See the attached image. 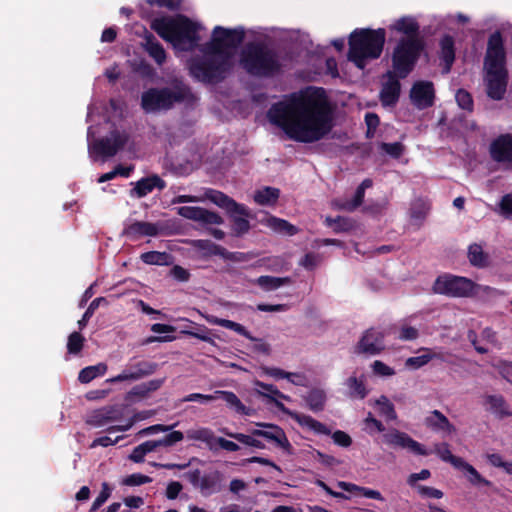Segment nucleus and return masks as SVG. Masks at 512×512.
Here are the masks:
<instances>
[{
	"label": "nucleus",
	"instance_id": "1",
	"mask_svg": "<svg viewBox=\"0 0 512 512\" xmlns=\"http://www.w3.org/2000/svg\"><path fill=\"white\" fill-rule=\"evenodd\" d=\"M332 105L326 90L308 86L285 100L273 103L267 111L270 123L284 131L289 139L313 143L332 129Z\"/></svg>",
	"mask_w": 512,
	"mask_h": 512
},
{
	"label": "nucleus",
	"instance_id": "2",
	"mask_svg": "<svg viewBox=\"0 0 512 512\" xmlns=\"http://www.w3.org/2000/svg\"><path fill=\"white\" fill-rule=\"evenodd\" d=\"M150 28L181 50H192L200 41V25L184 14L156 17L151 21Z\"/></svg>",
	"mask_w": 512,
	"mask_h": 512
},
{
	"label": "nucleus",
	"instance_id": "3",
	"mask_svg": "<svg viewBox=\"0 0 512 512\" xmlns=\"http://www.w3.org/2000/svg\"><path fill=\"white\" fill-rule=\"evenodd\" d=\"M239 65L250 76L269 79L283 71L278 52L261 42H249L240 52Z\"/></svg>",
	"mask_w": 512,
	"mask_h": 512
},
{
	"label": "nucleus",
	"instance_id": "4",
	"mask_svg": "<svg viewBox=\"0 0 512 512\" xmlns=\"http://www.w3.org/2000/svg\"><path fill=\"white\" fill-rule=\"evenodd\" d=\"M385 42L384 28H356L348 37L347 58L357 68L363 70L370 61L381 56Z\"/></svg>",
	"mask_w": 512,
	"mask_h": 512
},
{
	"label": "nucleus",
	"instance_id": "5",
	"mask_svg": "<svg viewBox=\"0 0 512 512\" xmlns=\"http://www.w3.org/2000/svg\"><path fill=\"white\" fill-rule=\"evenodd\" d=\"M202 51V56L190 60V75L206 84H218L224 81L233 70L234 60L229 59V56L210 52L206 48V44Z\"/></svg>",
	"mask_w": 512,
	"mask_h": 512
},
{
	"label": "nucleus",
	"instance_id": "6",
	"mask_svg": "<svg viewBox=\"0 0 512 512\" xmlns=\"http://www.w3.org/2000/svg\"><path fill=\"white\" fill-rule=\"evenodd\" d=\"M204 199L225 210L234 224H249L250 220L257 222V224H290L287 220L270 216L265 210H258L253 213L244 204L237 203L233 198L216 189H205Z\"/></svg>",
	"mask_w": 512,
	"mask_h": 512
},
{
	"label": "nucleus",
	"instance_id": "7",
	"mask_svg": "<svg viewBox=\"0 0 512 512\" xmlns=\"http://www.w3.org/2000/svg\"><path fill=\"white\" fill-rule=\"evenodd\" d=\"M197 97L191 88L179 81L173 86L162 88H149L141 96V107L146 113L167 111L173 108L175 103H194Z\"/></svg>",
	"mask_w": 512,
	"mask_h": 512
},
{
	"label": "nucleus",
	"instance_id": "8",
	"mask_svg": "<svg viewBox=\"0 0 512 512\" xmlns=\"http://www.w3.org/2000/svg\"><path fill=\"white\" fill-rule=\"evenodd\" d=\"M391 62L393 70L386 72L387 81L380 92V100L385 106H393L398 102L401 93L399 80L407 78L417 64L410 51L402 50V47L392 53Z\"/></svg>",
	"mask_w": 512,
	"mask_h": 512
},
{
	"label": "nucleus",
	"instance_id": "9",
	"mask_svg": "<svg viewBox=\"0 0 512 512\" xmlns=\"http://www.w3.org/2000/svg\"><path fill=\"white\" fill-rule=\"evenodd\" d=\"M255 386L260 388V389H263L266 392H268V393H264V392L258 391V393L261 396L268 398L270 402L274 403V405L280 411L290 415L291 418L293 420H295L300 426L307 427L308 429L312 430L316 434H323V435H330L331 434V430L325 424H323L320 421L314 419L312 416L306 415V414H302V413H297V412L289 411L282 402H280L279 400H277L275 398V397H278V398H281V399L288 400L289 397L284 395L273 384H267V383H264V382H261V381H256L255 382Z\"/></svg>",
	"mask_w": 512,
	"mask_h": 512
},
{
	"label": "nucleus",
	"instance_id": "10",
	"mask_svg": "<svg viewBox=\"0 0 512 512\" xmlns=\"http://www.w3.org/2000/svg\"><path fill=\"white\" fill-rule=\"evenodd\" d=\"M391 29L405 35L399 39L392 53L402 47V50L410 51L417 63L425 49L424 40L419 36L420 25L417 20L412 16H403L394 22Z\"/></svg>",
	"mask_w": 512,
	"mask_h": 512
},
{
	"label": "nucleus",
	"instance_id": "11",
	"mask_svg": "<svg viewBox=\"0 0 512 512\" xmlns=\"http://www.w3.org/2000/svg\"><path fill=\"white\" fill-rule=\"evenodd\" d=\"M244 38L245 30L242 27L231 29L215 26L211 39L205 44L210 52L229 56V59L234 60L235 50L242 44Z\"/></svg>",
	"mask_w": 512,
	"mask_h": 512
},
{
	"label": "nucleus",
	"instance_id": "12",
	"mask_svg": "<svg viewBox=\"0 0 512 512\" xmlns=\"http://www.w3.org/2000/svg\"><path fill=\"white\" fill-rule=\"evenodd\" d=\"M475 288L476 284L471 279L449 273L439 275L432 286L434 293L454 298L470 297Z\"/></svg>",
	"mask_w": 512,
	"mask_h": 512
},
{
	"label": "nucleus",
	"instance_id": "13",
	"mask_svg": "<svg viewBox=\"0 0 512 512\" xmlns=\"http://www.w3.org/2000/svg\"><path fill=\"white\" fill-rule=\"evenodd\" d=\"M130 135L125 131L114 129L110 137H102L93 142L90 151L97 156L110 158L115 156L128 143Z\"/></svg>",
	"mask_w": 512,
	"mask_h": 512
},
{
	"label": "nucleus",
	"instance_id": "14",
	"mask_svg": "<svg viewBox=\"0 0 512 512\" xmlns=\"http://www.w3.org/2000/svg\"><path fill=\"white\" fill-rule=\"evenodd\" d=\"M484 69H507L504 41L499 31L492 33L488 38Z\"/></svg>",
	"mask_w": 512,
	"mask_h": 512
},
{
	"label": "nucleus",
	"instance_id": "15",
	"mask_svg": "<svg viewBox=\"0 0 512 512\" xmlns=\"http://www.w3.org/2000/svg\"><path fill=\"white\" fill-rule=\"evenodd\" d=\"M158 367V363L153 361H135L134 359H131L126 368L120 374L111 379H108L107 382L115 383L124 381H137L154 374Z\"/></svg>",
	"mask_w": 512,
	"mask_h": 512
},
{
	"label": "nucleus",
	"instance_id": "16",
	"mask_svg": "<svg viewBox=\"0 0 512 512\" xmlns=\"http://www.w3.org/2000/svg\"><path fill=\"white\" fill-rule=\"evenodd\" d=\"M484 82L487 96L495 101L504 98L508 85V69H484Z\"/></svg>",
	"mask_w": 512,
	"mask_h": 512
},
{
	"label": "nucleus",
	"instance_id": "17",
	"mask_svg": "<svg viewBox=\"0 0 512 512\" xmlns=\"http://www.w3.org/2000/svg\"><path fill=\"white\" fill-rule=\"evenodd\" d=\"M257 426L262 429H253L252 434L260 438H264L268 442H272L276 447L281 448L288 455L294 453L293 446L289 442L285 431L276 424L260 422Z\"/></svg>",
	"mask_w": 512,
	"mask_h": 512
},
{
	"label": "nucleus",
	"instance_id": "18",
	"mask_svg": "<svg viewBox=\"0 0 512 512\" xmlns=\"http://www.w3.org/2000/svg\"><path fill=\"white\" fill-rule=\"evenodd\" d=\"M384 338L385 335L382 331L369 328L357 342L354 352L359 355H378L385 349Z\"/></svg>",
	"mask_w": 512,
	"mask_h": 512
},
{
	"label": "nucleus",
	"instance_id": "19",
	"mask_svg": "<svg viewBox=\"0 0 512 512\" xmlns=\"http://www.w3.org/2000/svg\"><path fill=\"white\" fill-rule=\"evenodd\" d=\"M409 96L412 104L419 110L432 107L435 100L434 84L431 81H416Z\"/></svg>",
	"mask_w": 512,
	"mask_h": 512
},
{
	"label": "nucleus",
	"instance_id": "20",
	"mask_svg": "<svg viewBox=\"0 0 512 512\" xmlns=\"http://www.w3.org/2000/svg\"><path fill=\"white\" fill-rule=\"evenodd\" d=\"M489 154L497 163H512V134H501L489 146Z\"/></svg>",
	"mask_w": 512,
	"mask_h": 512
},
{
	"label": "nucleus",
	"instance_id": "21",
	"mask_svg": "<svg viewBox=\"0 0 512 512\" xmlns=\"http://www.w3.org/2000/svg\"><path fill=\"white\" fill-rule=\"evenodd\" d=\"M121 417L122 412L117 406H105L93 410L86 418L85 423L94 428H102L118 421Z\"/></svg>",
	"mask_w": 512,
	"mask_h": 512
},
{
	"label": "nucleus",
	"instance_id": "22",
	"mask_svg": "<svg viewBox=\"0 0 512 512\" xmlns=\"http://www.w3.org/2000/svg\"><path fill=\"white\" fill-rule=\"evenodd\" d=\"M385 442L392 446L409 449L416 455L428 456L429 452L425 447L411 438L407 433L394 429L392 432L385 434Z\"/></svg>",
	"mask_w": 512,
	"mask_h": 512
},
{
	"label": "nucleus",
	"instance_id": "23",
	"mask_svg": "<svg viewBox=\"0 0 512 512\" xmlns=\"http://www.w3.org/2000/svg\"><path fill=\"white\" fill-rule=\"evenodd\" d=\"M177 214L186 219L198 221L200 224H223L221 216L201 207H178Z\"/></svg>",
	"mask_w": 512,
	"mask_h": 512
},
{
	"label": "nucleus",
	"instance_id": "24",
	"mask_svg": "<svg viewBox=\"0 0 512 512\" xmlns=\"http://www.w3.org/2000/svg\"><path fill=\"white\" fill-rule=\"evenodd\" d=\"M183 226H126L123 234L135 239L142 236H157L164 232H180Z\"/></svg>",
	"mask_w": 512,
	"mask_h": 512
},
{
	"label": "nucleus",
	"instance_id": "25",
	"mask_svg": "<svg viewBox=\"0 0 512 512\" xmlns=\"http://www.w3.org/2000/svg\"><path fill=\"white\" fill-rule=\"evenodd\" d=\"M439 58L444 63L443 72L449 73L455 61V40L453 36L445 34L439 42Z\"/></svg>",
	"mask_w": 512,
	"mask_h": 512
},
{
	"label": "nucleus",
	"instance_id": "26",
	"mask_svg": "<svg viewBox=\"0 0 512 512\" xmlns=\"http://www.w3.org/2000/svg\"><path fill=\"white\" fill-rule=\"evenodd\" d=\"M425 425L435 432L452 434L456 431L455 426L439 410H433L430 415L425 418Z\"/></svg>",
	"mask_w": 512,
	"mask_h": 512
},
{
	"label": "nucleus",
	"instance_id": "27",
	"mask_svg": "<svg viewBox=\"0 0 512 512\" xmlns=\"http://www.w3.org/2000/svg\"><path fill=\"white\" fill-rule=\"evenodd\" d=\"M217 399H223L227 407L237 414L245 416H250L252 414V409L245 406L238 396L232 391L216 390L215 400Z\"/></svg>",
	"mask_w": 512,
	"mask_h": 512
},
{
	"label": "nucleus",
	"instance_id": "28",
	"mask_svg": "<svg viewBox=\"0 0 512 512\" xmlns=\"http://www.w3.org/2000/svg\"><path fill=\"white\" fill-rule=\"evenodd\" d=\"M165 383V378L152 379L147 382L135 385L127 394V399L133 398L144 399L147 398L152 392L160 389Z\"/></svg>",
	"mask_w": 512,
	"mask_h": 512
},
{
	"label": "nucleus",
	"instance_id": "29",
	"mask_svg": "<svg viewBox=\"0 0 512 512\" xmlns=\"http://www.w3.org/2000/svg\"><path fill=\"white\" fill-rule=\"evenodd\" d=\"M165 187L166 182L160 176L153 174L137 181L134 191L138 197H144L155 188L163 190Z\"/></svg>",
	"mask_w": 512,
	"mask_h": 512
},
{
	"label": "nucleus",
	"instance_id": "30",
	"mask_svg": "<svg viewBox=\"0 0 512 512\" xmlns=\"http://www.w3.org/2000/svg\"><path fill=\"white\" fill-rule=\"evenodd\" d=\"M144 49L159 66L165 63L167 58L166 51L152 33H148L145 36Z\"/></svg>",
	"mask_w": 512,
	"mask_h": 512
},
{
	"label": "nucleus",
	"instance_id": "31",
	"mask_svg": "<svg viewBox=\"0 0 512 512\" xmlns=\"http://www.w3.org/2000/svg\"><path fill=\"white\" fill-rule=\"evenodd\" d=\"M222 475L218 470L204 473L201 476L199 489L203 495H211L220 491Z\"/></svg>",
	"mask_w": 512,
	"mask_h": 512
},
{
	"label": "nucleus",
	"instance_id": "32",
	"mask_svg": "<svg viewBox=\"0 0 512 512\" xmlns=\"http://www.w3.org/2000/svg\"><path fill=\"white\" fill-rule=\"evenodd\" d=\"M303 399L312 412L318 413L324 410L327 396L323 389L312 388L307 392Z\"/></svg>",
	"mask_w": 512,
	"mask_h": 512
},
{
	"label": "nucleus",
	"instance_id": "33",
	"mask_svg": "<svg viewBox=\"0 0 512 512\" xmlns=\"http://www.w3.org/2000/svg\"><path fill=\"white\" fill-rule=\"evenodd\" d=\"M280 197V190L275 187L265 186L254 192V201L261 206H274Z\"/></svg>",
	"mask_w": 512,
	"mask_h": 512
},
{
	"label": "nucleus",
	"instance_id": "34",
	"mask_svg": "<svg viewBox=\"0 0 512 512\" xmlns=\"http://www.w3.org/2000/svg\"><path fill=\"white\" fill-rule=\"evenodd\" d=\"M345 386L348 389L347 395L352 399H364L368 395V390L365 386L364 376L356 377L350 376L345 381Z\"/></svg>",
	"mask_w": 512,
	"mask_h": 512
},
{
	"label": "nucleus",
	"instance_id": "35",
	"mask_svg": "<svg viewBox=\"0 0 512 512\" xmlns=\"http://www.w3.org/2000/svg\"><path fill=\"white\" fill-rule=\"evenodd\" d=\"M458 470H461L468 482L473 486H486L490 487L492 485V482L486 478H484L471 464L466 462L465 460L462 461V464L458 466Z\"/></svg>",
	"mask_w": 512,
	"mask_h": 512
},
{
	"label": "nucleus",
	"instance_id": "36",
	"mask_svg": "<svg viewBox=\"0 0 512 512\" xmlns=\"http://www.w3.org/2000/svg\"><path fill=\"white\" fill-rule=\"evenodd\" d=\"M468 259L470 264L476 268H486L490 263L489 255L477 243H473L468 247Z\"/></svg>",
	"mask_w": 512,
	"mask_h": 512
},
{
	"label": "nucleus",
	"instance_id": "37",
	"mask_svg": "<svg viewBox=\"0 0 512 512\" xmlns=\"http://www.w3.org/2000/svg\"><path fill=\"white\" fill-rule=\"evenodd\" d=\"M195 246L197 248H199L200 250L205 251L206 255H219L227 260L234 259V253L227 251L222 246L217 245L210 240H203V239L196 240Z\"/></svg>",
	"mask_w": 512,
	"mask_h": 512
},
{
	"label": "nucleus",
	"instance_id": "38",
	"mask_svg": "<svg viewBox=\"0 0 512 512\" xmlns=\"http://www.w3.org/2000/svg\"><path fill=\"white\" fill-rule=\"evenodd\" d=\"M485 404L489 405V410L501 418L511 416V411L508 410L506 400L502 395H487L485 397Z\"/></svg>",
	"mask_w": 512,
	"mask_h": 512
},
{
	"label": "nucleus",
	"instance_id": "39",
	"mask_svg": "<svg viewBox=\"0 0 512 512\" xmlns=\"http://www.w3.org/2000/svg\"><path fill=\"white\" fill-rule=\"evenodd\" d=\"M186 437L189 440L200 441L205 443L210 449L213 448V443L216 441L214 432L207 427H200L196 429H189L186 431Z\"/></svg>",
	"mask_w": 512,
	"mask_h": 512
},
{
	"label": "nucleus",
	"instance_id": "40",
	"mask_svg": "<svg viewBox=\"0 0 512 512\" xmlns=\"http://www.w3.org/2000/svg\"><path fill=\"white\" fill-rule=\"evenodd\" d=\"M291 283L290 277H275L262 275L256 279V284L264 291H274L283 285Z\"/></svg>",
	"mask_w": 512,
	"mask_h": 512
},
{
	"label": "nucleus",
	"instance_id": "41",
	"mask_svg": "<svg viewBox=\"0 0 512 512\" xmlns=\"http://www.w3.org/2000/svg\"><path fill=\"white\" fill-rule=\"evenodd\" d=\"M107 365L105 363H98L96 365L87 366L80 370L78 380L81 383H89L99 376H103L107 372Z\"/></svg>",
	"mask_w": 512,
	"mask_h": 512
},
{
	"label": "nucleus",
	"instance_id": "42",
	"mask_svg": "<svg viewBox=\"0 0 512 512\" xmlns=\"http://www.w3.org/2000/svg\"><path fill=\"white\" fill-rule=\"evenodd\" d=\"M140 259L148 265L167 266L172 263V255L167 252L149 251L141 254Z\"/></svg>",
	"mask_w": 512,
	"mask_h": 512
},
{
	"label": "nucleus",
	"instance_id": "43",
	"mask_svg": "<svg viewBox=\"0 0 512 512\" xmlns=\"http://www.w3.org/2000/svg\"><path fill=\"white\" fill-rule=\"evenodd\" d=\"M434 452L444 462L450 463L454 468H458L464 460L461 457L452 454L449 444L446 442L435 444Z\"/></svg>",
	"mask_w": 512,
	"mask_h": 512
},
{
	"label": "nucleus",
	"instance_id": "44",
	"mask_svg": "<svg viewBox=\"0 0 512 512\" xmlns=\"http://www.w3.org/2000/svg\"><path fill=\"white\" fill-rule=\"evenodd\" d=\"M421 351L425 352L422 355L409 357L405 365L406 367L412 368V369H419L426 364H428L432 359L437 357L436 353H433L431 349L429 348H422Z\"/></svg>",
	"mask_w": 512,
	"mask_h": 512
},
{
	"label": "nucleus",
	"instance_id": "45",
	"mask_svg": "<svg viewBox=\"0 0 512 512\" xmlns=\"http://www.w3.org/2000/svg\"><path fill=\"white\" fill-rule=\"evenodd\" d=\"M224 433L228 437L235 439L236 441L240 442L241 444H244V445H247L250 447H254V448H258V449H264L266 447L265 444L261 440L258 439L259 438L258 436H254L252 434V431L250 432L249 435L244 434V433H232V432H228V431H225Z\"/></svg>",
	"mask_w": 512,
	"mask_h": 512
},
{
	"label": "nucleus",
	"instance_id": "46",
	"mask_svg": "<svg viewBox=\"0 0 512 512\" xmlns=\"http://www.w3.org/2000/svg\"><path fill=\"white\" fill-rule=\"evenodd\" d=\"M430 211V204L424 199H416L411 203L410 216L415 220H424Z\"/></svg>",
	"mask_w": 512,
	"mask_h": 512
},
{
	"label": "nucleus",
	"instance_id": "47",
	"mask_svg": "<svg viewBox=\"0 0 512 512\" xmlns=\"http://www.w3.org/2000/svg\"><path fill=\"white\" fill-rule=\"evenodd\" d=\"M85 338L80 332H72L68 336L67 341V351L69 354L77 355L79 354L84 346Z\"/></svg>",
	"mask_w": 512,
	"mask_h": 512
},
{
	"label": "nucleus",
	"instance_id": "48",
	"mask_svg": "<svg viewBox=\"0 0 512 512\" xmlns=\"http://www.w3.org/2000/svg\"><path fill=\"white\" fill-rule=\"evenodd\" d=\"M376 405L379 406V412L381 415L385 416L387 420H395L397 418V414L394 408V405L390 402V400L382 395L376 400Z\"/></svg>",
	"mask_w": 512,
	"mask_h": 512
},
{
	"label": "nucleus",
	"instance_id": "49",
	"mask_svg": "<svg viewBox=\"0 0 512 512\" xmlns=\"http://www.w3.org/2000/svg\"><path fill=\"white\" fill-rule=\"evenodd\" d=\"M455 99L458 106L468 112H472L474 108V101L472 95L465 89H458L455 94Z\"/></svg>",
	"mask_w": 512,
	"mask_h": 512
},
{
	"label": "nucleus",
	"instance_id": "50",
	"mask_svg": "<svg viewBox=\"0 0 512 512\" xmlns=\"http://www.w3.org/2000/svg\"><path fill=\"white\" fill-rule=\"evenodd\" d=\"M101 302H106V299L104 297H98L95 298L90 303V305L84 312L82 318L78 321V326L80 330L84 329L87 326L89 319L93 316L95 310L99 307Z\"/></svg>",
	"mask_w": 512,
	"mask_h": 512
},
{
	"label": "nucleus",
	"instance_id": "51",
	"mask_svg": "<svg viewBox=\"0 0 512 512\" xmlns=\"http://www.w3.org/2000/svg\"><path fill=\"white\" fill-rule=\"evenodd\" d=\"M322 262V256L317 253H306L299 262V265L308 271L314 270Z\"/></svg>",
	"mask_w": 512,
	"mask_h": 512
},
{
	"label": "nucleus",
	"instance_id": "52",
	"mask_svg": "<svg viewBox=\"0 0 512 512\" xmlns=\"http://www.w3.org/2000/svg\"><path fill=\"white\" fill-rule=\"evenodd\" d=\"M380 148H381V150H383L385 153H387L394 159L400 158L404 152V146L400 142H394V143L382 142L380 144Z\"/></svg>",
	"mask_w": 512,
	"mask_h": 512
},
{
	"label": "nucleus",
	"instance_id": "53",
	"mask_svg": "<svg viewBox=\"0 0 512 512\" xmlns=\"http://www.w3.org/2000/svg\"><path fill=\"white\" fill-rule=\"evenodd\" d=\"M150 482L152 478L141 473H133L123 480V484L127 486H139Z\"/></svg>",
	"mask_w": 512,
	"mask_h": 512
},
{
	"label": "nucleus",
	"instance_id": "54",
	"mask_svg": "<svg viewBox=\"0 0 512 512\" xmlns=\"http://www.w3.org/2000/svg\"><path fill=\"white\" fill-rule=\"evenodd\" d=\"M222 327H224L226 329H230V330L244 336L245 338H247L249 340H256V338L253 337L251 335V333L240 323H237V322L227 319L226 322L222 323Z\"/></svg>",
	"mask_w": 512,
	"mask_h": 512
},
{
	"label": "nucleus",
	"instance_id": "55",
	"mask_svg": "<svg viewBox=\"0 0 512 512\" xmlns=\"http://www.w3.org/2000/svg\"><path fill=\"white\" fill-rule=\"evenodd\" d=\"M415 489L422 498L441 499L444 495L441 490L426 485L416 486Z\"/></svg>",
	"mask_w": 512,
	"mask_h": 512
},
{
	"label": "nucleus",
	"instance_id": "56",
	"mask_svg": "<svg viewBox=\"0 0 512 512\" xmlns=\"http://www.w3.org/2000/svg\"><path fill=\"white\" fill-rule=\"evenodd\" d=\"M184 439V434L181 431H172L166 434L163 438L159 439L160 447H171L175 445L177 442H180Z\"/></svg>",
	"mask_w": 512,
	"mask_h": 512
},
{
	"label": "nucleus",
	"instance_id": "57",
	"mask_svg": "<svg viewBox=\"0 0 512 512\" xmlns=\"http://www.w3.org/2000/svg\"><path fill=\"white\" fill-rule=\"evenodd\" d=\"M186 334L196 339L202 340L204 342H213L210 336V330L204 325H198L195 330L186 331Z\"/></svg>",
	"mask_w": 512,
	"mask_h": 512
},
{
	"label": "nucleus",
	"instance_id": "58",
	"mask_svg": "<svg viewBox=\"0 0 512 512\" xmlns=\"http://www.w3.org/2000/svg\"><path fill=\"white\" fill-rule=\"evenodd\" d=\"M334 443L340 447L347 448L352 444V438L342 430H336L332 433Z\"/></svg>",
	"mask_w": 512,
	"mask_h": 512
},
{
	"label": "nucleus",
	"instance_id": "59",
	"mask_svg": "<svg viewBox=\"0 0 512 512\" xmlns=\"http://www.w3.org/2000/svg\"><path fill=\"white\" fill-rule=\"evenodd\" d=\"M372 370L374 374L380 376H392L395 374V370L380 360H375L372 364Z\"/></svg>",
	"mask_w": 512,
	"mask_h": 512
},
{
	"label": "nucleus",
	"instance_id": "60",
	"mask_svg": "<svg viewBox=\"0 0 512 512\" xmlns=\"http://www.w3.org/2000/svg\"><path fill=\"white\" fill-rule=\"evenodd\" d=\"M109 496H110V491H109L108 485H107V483H103V489L99 493V495L96 497L94 502L92 503V506H91L89 512L97 511L107 501Z\"/></svg>",
	"mask_w": 512,
	"mask_h": 512
},
{
	"label": "nucleus",
	"instance_id": "61",
	"mask_svg": "<svg viewBox=\"0 0 512 512\" xmlns=\"http://www.w3.org/2000/svg\"><path fill=\"white\" fill-rule=\"evenodd\" d=\"M431 476V472L430 470L428 469H422L420 472L418 473H412L408 476L407 478V484L411 487V488H416V486H419L420 484H418V481L420 480H426L428 478H430Z\"/></svg>",
	"mask_w": 512,
	"mask_h": 512
},
{
	"label": "nucleus",
	"instance_id": "62",
	"mask_svg": "<svg viewBox=\"0 0 512 512\" xmlns=\"http://www.w3.org/2000/svg\"><path fill=\"white\" fill-rule=\"evenodd\" d=\"M419 336V331L417 328L409 326V325H403L400 329V333L398 338L402 341H412L417 339Z\"/></svg>",
	"mask_w": 512,
	"mask_h": 512
},
{
	"label": "nucleus",
	"instance_id": "63",
	"mask_svg": "<svg viewBox=\"0 0 512 512\" xmlns=\"http://www.w3.org/2000/svg\"><path fill=\"white\" fill-rule=\"evenodd\" d=\"M262 370L266 375H269L276 379H282V378L290 379L291 376H297V373L286 372L280 368H275V367H263Z\"/></svg>",
	"mask_w": 512,
	"mask_h": 512
},
{
	"label": "nucleus",
	"instance_id": "64",
	"mask_svg": "<svg viewBox=\"0 0 512 512\" xmlns=\"http://www.w3.org/2000/svg\"><path fill=\"white\" fill-rule=\"evenodd\" d=\"M364 195H365V191H363V188L357 187V189L353 195V198L350 201H348L344 207L350 211L356 209L357 207H359L362 204V202L364 200Z\"/></svg>",
	"mask_w": 512,
	"mask_h": 512
}]
</instances>
